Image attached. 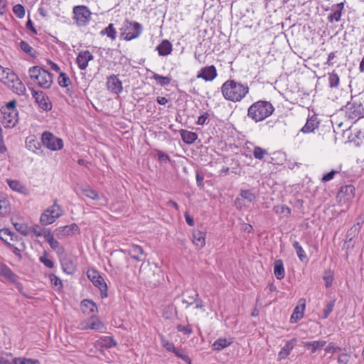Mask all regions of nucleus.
<instances>
[{"instance_id":"nucleus-1","label":"nucleus","mask_w":364,"mask_h":364,"mask_svg":"<svg viewBox=\"0 0 364 364\" xmlns=\"http://www.w3.org/2000/svg\"><path fill=\"white\" fill-rule=\"evenodd\" d=\"M247 84H243L235 80H228L221 86L223 97L233 102H240L249 92Z\"/></svg>"},{"instance_id":"nucleus-2","label":"nucleus","mask_w":364,"mask_h":364,"mask_svg":"<svg viewBox=\"0 0 364 364\" xmlns=\"http://www.w3.org/2000/svg\"><path fill=\"white\" fill-rule=\"evenodd\" d=\"M274 111L272 104L266 100H258L247 109V116L255 122H259L269 117Z\"/></svg>"},{"instance_id":"nucleus-3","label":"nucleus","mask_w":364,"mask_h":364,"mask_svg":"<svg viewBox=\"0 0 364 364\" xmlns=\"http://www.w3.org/2000/svg\"><path fill=\"white\" fill-rule=\"evenodd\" d=\"M28 73L31 80L43 89L49 88L53 83V75L41 67H31Z\"/></svg>"},{"instance_id":"nucleus-4","label":"nucleus","mask_w":364,"mask_h":364,"mask_svg":"<svg viewBox=\"0 0 364 364\" xmlns=\"http://www.w3.org/2000/svg\"><path fill=\"white\" fill-rule=\"evenodd\" d=\"M15 100L10 101L1 109L3 120L2 123L6 128H13L18 121V112L16 106Z\"/></svg>"},{"instance_id":"nucleus-5","label":"nucleus","mask_w":364,"mask_h":364,"mask_svg":"<svg viewBox=\"0 0 364 364\" xmlns=\"http://www.w3.org/2000/svg\"><path fill=\"white\" fill-rule=\"evenodd\" d=\"M122 30L121 36L125 41H129L138 38L141 35L143 28L139 23L127 19L124 23Z\"/></svg>"},{"instance_id":"nucleus-6","label":"nucleus","mask_w":364,"mask_h":364,"mask_svg":"<svg viewBox=\"0 0 364 364\" xmlns=\"http://www.w3.org/2000/svg\"><path fill=\"white\" fill-rule=\"evenodd\" d=\"M73 18L75 21L76 25L79 27L86 26L91 21L92 13L86 6H75L73 9Z\"/></svg>"},{"instance_id":"nucleus-7","label":"nucleus","mask_w":364,"mask_h":364,"mask_svg":"<svg viewBox=\"0 0 364 364\" xmlns=\"http://www.w3.org/2000/svg\"><path fill=\"white\" fill-rule=\"evenodd\" d=\"M0 275L7 282L14 284L20 294L24 296H27L26 293L23 291V287L22 284L19 282V277L16 274L10 267L4 263H0Z\"/></svg>"},{"instance_id":"nucleus-8","label":"nucleus","mask_w":364,"mask_h":364,"mask_svg":"<svg viewBox=\"0 0 364 364\" xmlns=\"http://www.w3.org/2000/svg\"><path fill=\"white\" fill-rule=\"evenodd\" d=\"M44 146L51 151H58L63 149V141L60 138L55 136L50 132H45L41 136Z\"/></svg>"},{"instance_id":"nucleus-9","label":"nucleus","mask_w":364,"mask_h":364,"mask_svg":"<svg viewBox=\"0 0 364 364\" xmlns=\"http://www.w3.org/2000/svg\"><path fill=\"white\" fill-rule=\"evenodd\" d=\"M87 277L92 282L93 285L97 287L101 293L102 297L107 296V286L104 278L100 274V272L95 269H89L87 272Z\"/></svg>"},{"instance_id":"nucleus-10","label":"nucleus","mask_w":364,"mask_h":364,"mask_svg":"<svg viewBox=\"0 0 364 364\" xmlns=\"http://www.w3.org/2000/svg\"><path fill=\"white\" fill-rule=\"evenodd\" d=\"M344 110L348 119L356 121L362 117L364 109L359 103L348 102Z\"/></svg>"},{"instance_id":"nucleus-11","label":"nucleus","mask_w":364,"mask_h":364,"mask_svg":"<svg viewBox=\"0 0 364 364\" xmlns=\"http://www.w3.org/2000/svg\"><path fill=\"white\" fill-rule=\"evenodd\" d=\"M32 96L35 99L38 107L44 111H49L52 109V103L48 97L42 91L32 90Z\"/></svg>"},{"instance_id":"nucleus-12","label":"nucleus","mask_w":364,"mask_h":364,"mask_svg":"<svg viewBox=\"0 0 364 364\" xmlns=\"http://www.w3.org/2000/svg\"><path fill=\"white\" fill-rule=\"evenodd\" d=\"M106 85L107 90L113 94L118 95L122 92V82L115 75L107 77Z\"/></svg>"},{"instance_id":"nucleus-13","label":"nucleus","mask_w":364,"mask_h":364,"mask_svg":"<svg viewBox=\"0 0 364 364\" xmlns=\"http://www.w3.org/2000/svg\"><path fill=\"white\" fill-rule=\"evenodd\" d=\"M218 75L217 70L214 65L202 68L197 75L198 78H202L205 81H212Z\"/></svg>"},{"instance_id":"nucleus-14","label":"nucleus","mask_w":364,"mask_h":364,"mask_svg":"<svg viewBox=\"0 0 364 364\" xmlns=\"http://www.w3.org/2000/svg\"><path fill=\"white\" fill-rule=\"evenodd\" d=\"M7 87L10 89L14 93L19 96H23L26 94V86L18 75L14 79L13 81L10 82L9 86Z\"/></svg>"},{"instance_id":"nucleus-15","label":"nucleus","mask_w":364,"mask_h":364,"mask_svg":"<svg viewBox=\"0 0 364 364\" xmlns=\"http://www.w3.org/2000/svg\"><path fill=\"white\" fill-rule=\"evenodd\" d=\"M93 55L89 50L81 51L78 53L76 63L80 70H85L89 61L93 60Z\"/></svg>"},{"instance_id":"nucleus-16","label":"nucleus","mask_w":364,"mask_h":364,"mask_svg":"<svg viewBox=\"0 0 364 364\" xmlns=\"http://www.w3.org/2000/svg\"><path fill=\"white\" fill-rule=\"evenodd\" d=\"M81 330L92 329L95 331L103 332L106 327L97 317L91 316L88 320V327H80Z\"/></svg>"},{"instance_id":"nucleus-17","label":"nucleus","mask_w":364,"mask_h":364,"mask_svg":"<svg viewBox=\"0 0 364 364\" xmlns=\"http://www.w3.org/2000/svg\"><path fill=\"white\" fill-rule=\"evenodd\" d=\"M319 122L316 114H313L309 117L305 125L301 129V132L303 133H311L313 132L316 128H318Z\"/></svg>"},{"instance_id":"nucleus-18","label":"nucleus","mask_w":364,"mask_h":364,"mask_svg":"<svg viewBox=\"0 0 364 364\" xmlns=\"http://www.w3.org/2000/svg\"><path fill=\"white\" fill-rule=\"evenodd\" d=\"M46 241L48 242L51 249H53L58 255H63L65 252L64 247L56 240L52 232H48L46 235Z\"/></svg>"},{"instance_id":"nucleus-19","label":"nucleus","mask_w":364,"mask_h":364,"mask_svg":"<svg viewBox=\"0 0 364 364\" xmlns=\"http://www.w3.org/2000/svg\"><path fill=\"white\" fill-rule=\"evenodd\" d=\"M296 341V338H292L288 341L286 342L284 346L282 348L281 350L279 352L278 354V359L282 360L286 358L291 353L292 349L294 347V344Z\"/></svg>"},{"instance_id":"nucleus-20","label":"nucleus","mask_w":364,"mask_h":364,"mask_svg":"<svg viewBox=\"0 0 364 364\" xmlns=\"http://www.w3.org/2000/svg\"><path fill=\"white\" fill-rule=\"evenodd\" d=\"M17 75L11 69L4 68L0 74V81L4 83L6 87L9 86V84Z\"/></svg>"},{"instance_id":"nucleus-21","label":"nucleus","mask_w":364,"mask_h":364,"mask_svg":"<svg viewBox=\"0 0 364 364\" xmlns=\"http://www.w3.org/2000/svg\"><path fill=\"white\" fill-rule=\"evenodd\" d=\"M156 49L159 55L166 56L171 53L172 44L168 40H163Z\"/></svg>"},{"instance_id":"nucleus-22","label":"nucleus","mask_w":364,"mask_h":364,"mask_svg":"<svg viewBox=\"0 0 364 364\" xmlns=\"http://www.w3.org/2000/svg\"><path fill=\"white\" fill-rule=\"evenodd\" d=\"M81 309L82 312L87 314H90L97 311L96 304L89 299H84L82 301Z\"/></svg>"},{"instance_id":"nucleus-23","label":"nucleus","mask_w":364,"mask_h":364,"mask_svg":"<svg viewBox=\"0 0 364 364\" xmlns=\"http://www.w3.org/2000/svg\"><path fill=\"white\" fill-rule=\"evenodd\" d=\"M127 252L132 259L136 261L142 260L141 257L144 255V250L141 246L132 245Z\"/></svg>"},{"instance_id":"nucleus-24","label":"nucleus","mask_w":364,"mask_h":364,"mask_svg":"<svg viewBox=\"0 0 364 364\" xmlns=\"http://www.w3.org/2000/svg\"><path fill=\"white\" fill-rule=\"evenodd\" d=\"M46 212L50 213L57 220L63 214V209L61 205L58 204L57 200H55L53 204L46 209Z\"/></svg>"},{"instance_id":"nucleus-25","label":"nucleus","mask_w":364,"mask_h":364,"mask_svg":"<svg viewBox=\"0 0 364 364\" xmlns=\"http://www.w3.org/2000/svg\"><path fill=\"white\" fill-rule=\"evenodd\" d=\"M180 135L182 140L188 144L193 143L198 138L196 133L185 129H181L180 131Z\"/></svg>"},{"instance_id":"nucleus-26","label":"nucleus","mask_w":364,"mask_h":364,"mask_svg":"<svg viewBox=\"0 0 364 364\" xmlns=\"http://www.w3.org/2000/svg\"><path fill=\"white\" fill-rule=\"evenodd\" d=\"M6 183L13 191L23 194L27 193V188L18 181L7 179Z\"/></svg>"},{"instance_id":"nucleus-27","label":"nucleus","mask_w":364,"mask_h":364,"mask_svg":"<svg viewBox=\"0 0 364 364\" xmlns=\"http://www.w3.org/2000/svg\"><path fill=\"white\" fill-rule=\"evenodd\" d=\"M326 344V341L323 340L307 341L304 343V346L311 350V353H314L316 350L321 349Z\"/></svg>"},{"instance_id":"nucleus-28","label":"nucleus","mask_w":364,"mask_h":364,"mask_svg":"<svg viewBox=\"0 0 364 364\" xmlns=\"http://www.w3.org/2000/svg\"><path fill=\"white\" fill-rule=\"evenodd\" d=\"M274 273L277 279H282L284 277L285 272L282 260L277 259L274 262Z\"/></svg>"},{"instance_id":"nucleus-29","label":"nucleus","mask_w":364,"mask_h":364,"mask_svg":"<svg viewBox=\"0 0 364 364\" xmlns=\"http://www.w3.org/2000/svg\"><path fill=\"white\" fill-rule=\"evenodd\" d=\"M232 340H228L223 338H219L213 344V348L215 350L220 351L223 348L230 346L232 343Z\"/></svg>"},{"instance_id":"nucleus-30","label":"nucleus","mask_w":364,"mask_h":364,"mask_svg":"<svg viewBox=\"0 0 364 364\" xmlns=\"http://www.w3.org/2000/svg\"><path fill=\"white\" fill-rule=\"evenodd\" d=\"M240 196L242 199L247 200L248 203H252L257 198L256 194L254 193L253 190L251 189H241Z\"/></svg>"},{"instance_id":"nucleus-31","label":"nucleus","mask_w":364,"mask_h":364,"mask_svg":"<svg viewBox=\"0 0 364 364\" xmlns=\"http://www.w3.org/2000/svg\"><path fill=\"white\" fill-rule=\"evenodd\" d=\"M117 31L115 28L114 27L113 23H109L108 26L105 28L100 31L101 36H107L108 38H109L111 40L114 41L117 38Z\"/></svg>"},{"instance_id":"nucleus-32","label":"nucleus","mask_w":364,"mask_h":364,"mask_svg":"<svg viewBox=\"0 0 364 364\" xmlns=\"http://www.w3.org/2000/svg\"><path fill=\"white\" fill-rule=\"evenodd\" d=\"M60 262L62 268L65 272L67 274H72L74 272L75 267L71 259L65 257L61 259Z\"/></svg>"},{"instance_id":"nucleus-33","label":"nucleus","mask_w":364,"mask_h":364,"mask_svg":"<svg viewBox=\"0 0 364 364\" xmlns=\"http://www.w3.org/2000/svg\"><path fill=\"white\" fill-rule=\"evenodd\" d=\"M193 242L197 247H203L205 244V233L199 231L193 232Z\"/></svg>"},{"instance_id":"nucleus-34","label":"nucleus","mask_w":364,"mask_h":364,"mask_svg":"<svg viewBox=\"0 0 364 364\" xmlns=\"http://www.w3.org/2000/svg\"><path fill=\"white\" fill-rule=\"evenodd\" d=\"M351 359V353H348L346 348H343L338 355V364H348Z\"/></svg>"},{"instance_id":"nucleus-35","label":"nucleus","mask_w":364,"mask_h":364,"mask_svg":"<svg viewBox=\"0 0 364 364\" xmlns=\"http://www.w3.org/2000/svg\"><path fill=\"white\" fill-rule=\"evenodd\" d=\"M31 232H33L36 237H43L46 238V235L48 232H50V229L41 228L39 225H34L31 227Z\"/></svg>"},{"instance_id":"nucleus-36","label":"nucleus","mask_w":364,"mask_h":364,"mask_svg":"<svg viewBox=\"0 0 364 364\" xmlns=\"http://www.w3.org/2000/svg\"><path fill=\"white\" fill-rule=\"evenodd\" d=\"M276 214L281 217H289L291 213V209L286 205H276L273 208Z\"/></svg>"},{"instance_id":"nucleus-37","label":"nucleus","mask_w":364,"mask_h":364,"mask_svg":"<svg viewBox=\"0 0 364 364\" xmlns=\"http://www.w3.org/2000/svg\"><path fill=\"white\" fill-rule=\"evenodd\" d=\"M152 79L155 80L157 85L164 87L171 83V78L168 76H162L159 74L153 73Z\"/></svg>"},{"instance_id":"nucleus-38","label":"nucleus","mask_w":364,"mask_h":364,"mask_svg":"<svg viewBox=\"0 0 364 364\" xmlns=\"http://www.w3.org/2000/svg\"><path fill=\"white\" fill-rule=\"evenodd\" d=\"M59 231L63 232L64 235H68L70 234L78 233L80 228L77 224L72 223L71 225L59 228Z\"/></svg>"},{"instance_id":"nucleus-39","label":"nucleus","mask_w":364,"mask_h":364,"mask_svg":"<svg viewBox=\"0 0 364 364\" xmlns=\"http://www.w3.org/2000/svg\"><path fill=\"white\" fill-rule=\"evenodd\" d=\"M56 219L53 215L46 212V210L40 216V223L43 225H48L53 223Z\"/></svg>"},{"instance_id":"nucleus-40","label":"nucleus","mask_w":364,"mask_h":364,"mask_svg":"<svg viewBox=\"0 0 364 364\" xmlns=\"http://www.w3.org/2000/svg\"><path fill=\"white\" fill-rule=\"evenodd\" d=\"M305 309V304H303L301 306V309L300 310L299 306H296L294 309V312L291 316V323H296L299 320L303 318L304 316V311Z\"/></svg>"},{"instance_id":"nucleus-41","label":"nucleus","mask_w":364,"mask_h":364,"mask_svg":"<svg viewBox=\"0 0 364 364\" xmlns=\"http://www.w3.org/2000/svg\"><path fill=\"white\" fill-rule=\"evenodd\" d=\"M323 279L325 283V287L326 288H330L332 286L333 282L334 280V274L333 272L331 269L325 270Z\"/></svg>"},{"instance_id":"nucleus-42","label":"nucleus","mask_w":364,"mask_h":364,"mask_svg":"<svg viewBox=\"0 0 364 364\" xmlns=\"http://www.w3.org/2000/svg\"><path fill=\"white\" fill-rule=\"evenodd\" d=\"M337 7L338 9L335 10L332 14H329L328 16V19L330 22H333V21H339L341 19V10L343 9V4L341 3V4H337Z\"/></svg>"},{"instance_id":"nucleus-43","label":"nucleus","mask_w":364,"mask_h":364,"mask_svg":"<svg viewBox=\"0 0 364 364\" xmlns=\"http://www.w3.org/2000/svg\"><path fill=\"white\" fill-rule=\"evenodd\" d=\"M293 247H294V249L296 252V255H297L298 257L299 258V259L301 262L308 260L307 256L299 242L294 241L293 242Z\"/></svg>"},{"instance_id":"nucleus-44","label":"nucleus","mask_w":364,"mask_h":364,"mask_svg":"<svg viewBox=\"0 0 364 364\" xmlns=\"http://www.w3.org/2000/svg\"><path fill=\"white\" fill-rule=\"evenodd\" d=\"M15 229L24 236H28L31 233V229L26 224L24 223H14Z\"/></svg>"},{"instance_id":"nucleus-45","label":"nucleus","mask_w":364,"mask_h":364,"mask_svg":"<svg viewBox=\"0 0 364 364\" xmlns=\"http://www.w3.org/2000/svg\"><path fill=\"white\" fill-rule=\"evenodd\" d=\"M354 191H355V188L353 186H352V185L345 186L341 187L340 192H339V196L341 194H346V200H349L353 197Z\"/></svg>"},{"instance_id":"nucleus-46","label":"nucleus","mask_w":364,"mask_h":364,"mask_svg":"<svg viewBox=\"0 0 364 364\" xmlns=\"http://www.w3.org/2000/svg\"><path fill=\"white\" fill-rule=\"evenodd\" d=\"M340 79L334 71L328 75V84L331 88H337L339 85Z\"/></svg>"},{"instance_id":"nucleus-47","label":"nucleus","mask_w":364,"mask_h":364,"mask_svg":"<svg viewBox=\"0 0 364 364\" xmlns=\"http://www.w3.org/2000/svg\"><path fill=\"white\" fill-rule=\"evenodd\" d=\"M336 300H331L326 303L323 311V318H327L331 313L333 311L335 306Z\"/></svg>"},{"instance_id":"nucleus-48","label":"nucleus","mask_w":364,"mask_h":364,"mask_svg":"<svg viewBox=\"0 0 364 364\" xmlns=\"http://www.w3.org/2000/svg\"><path fill=\"white\" fill-rule=\"evenodd\" d=\"M13 364H41L40 361L37 359L26 358H16L13 360Z\"/></svg>"},{"instance_id":"nucleus-49","label":"nucleus","mask_w":364,"mask_h":364,"mask_svg":"<svg viewBox=\"0 0 364 364\" xmlns=\"http://www.w3.org/2000/svg\"><path fill=\"white\" fill-rule=\"evenodd\" d=\"M252 154L255 159L262 160L264 156L268 154V152L260 146H255Z\"/></svg>"},{"instance_id":"nucleus-50","label":"nucleus","mask_w":364,"mask_h":364,"mask_svg":"<svg viewBox=\"0 0 364 364\" xmlns=\"http://www.w3.org/2000/svg\"><path fill=\"white\" fill-rule=\"evenodd\" d=\"M82 192L86 197L91 198L92 200H99L100 196L96 191L90 188H85L82 189Z\"/></svg>"},{"instance_id":"nucleus-51","label":"nucleus","mask_w":364,"mask_h":364,"mask_svg":"<svg viewBox=\"0 0 364 364\" xmlns=\"http://www.w3.org/2000/svg\"><path fill=\"white\" fill-rule=\"evenodd\" d=\"M11 235V231L7 228H3L0 230V239L5 242L9 247H13V245L8 242V237Z\"/></svg>"},{"instance_id":"nucleus-52","label":"nucleus","mask_w":364,"mask_h":364,"mask_svg":"<svg viewBox=\"0 0 364 364\" xmlns=\"http://www.w3.org/2000/svg\"><path fill=\"white\" fill-rule=\"evenodd\" d=\"M172 353H173L176 355V356H177L178 358H179L181 360H183L186 362H188V363H189V364H191V360L189 356L188 355V354L184 351V350L181 349V348L178 349L175 347V350L172 351Z\"/></svg>"},{"instance_id":"nucleus-53","label":"nucleus","mask_w":364,"mask_h":364,"mask_svg":"<svg viewBox=\"0 0 364 364\" xmlns=\"http://www.w3.org/2000/svg\"><path fill=\"white\" fill-rule=\"evenodd\" d=\"M71 83L70 79L64 73H60L58 77V84L60 87H67Z\"/></svg>"},{"instance_id":"nucleus-54","label":"nucleus","mask_w":364,"mask_h":364,"mask_svg":"<svg viewBox=\"0 0 364 364\" xmlns=\"http://www.w3.org/2000/svg\"><path fill=\"white\" fill-rule=\"evenodd\" d=\"M102 346H104L107 348H110L112 347H114L117 344V342L115 341V340L112 337H110V336H105L102 338Z\"/></svg>"},{"instance_id":"nucleus-55","label":"nucleus","mask_w":364,"mask_h":364,"mask_svg":"<svg viewBox=\"0 0 364 364\" xmlns=\"http://www.w3.org/2000/svg\"><path fill=\"white\" fill-rule=\"evenodd\" d=\"M209 117H210V115L207 112L200 110V116L198 118L196 124L198 125H204L205 124H208V119Z\"/></svg>"},{"instance_id":"nucleus-56","label":"nucleus","mask_w":364,"mask_h":364,"mask_svg":"<svg viewBox=\"0 0 364 364\" xmlns=\"http://www.w3.org/2000/svg\"><path fill=\"white\" fill-rule=\"evenodd\" d=\"M49 277H50V281L51 285L53 287L56 288L57 289H60V288H62V287H63L62 282L59 277H58L54 274H50Z\"/></svg>"},{"instance_id":"nucleus-57","label":"nucleus","mask_w":364,"mask_h":364,"mask_svg":"<svg viewBox=\"0 0 364 364\" xmlns=\"http://www.w3.org/2000/svg\"><path fill=\"white\" fill-rule=\"evenodd\" d=\"M161 343L162 346L168 351L172 352L175 350L174 344L171 342H169L164 336H161Z\"/></svg>"},{"instance_id":"nucleus-58","label":"nucleus","mask_w":364,"mask_h":364,"mask_svg":"<svg viewBox=\"0 0 364 364\" xmlns=\"http://www.w3.org/2000/svg\"><path fill=\"white\" fill-rule=\"evenodd\" d=\"M14 14L19 18L25 16V9L21 4H16L13 8Z\"/></svg>"},{"instance_id":"nucleus-59","label":"nucleus","mask_w":364,"mask_h":364,"mask_svg":"<svg viewBox=\"0 0 364 364\" xmlns=\"http://www.w3.org/2000/svg\"><path fill=\"white\" fill-rule=\"evenodd\" d=\"M40 146V143L35 139H30L26 141V147L28 149L33 152H36L37 149H39Z\"/></svg>"},{"instance_id":"nucleus-60","label":"nucleus","mask_w":364,"mask_h":364,"mask_svg":"<svg viewBox=\"0 0 364 364\" xmlns=\"http://www.w3.org/2000/svg\"><path fill=\"white\" fill-rule=\"evenodd\" d=\"M342 348L336 346L334 343L331 342L328 344V346L325 348V351L326 353H335L336 352H339L342 350Z\"/></svg>"},{"instance_id":"nucleus-61","label":"nucleus","mask_w":364,"mask_h":364,"mask_svg":"<svg viewBox=\"0 0 364 364\" xmlns=\"http://www.w3.org/2000/svg\"><path fill=\"white\" fill-rule=\"evenodd\" d=\"M176 329L178 331L183 333L184 335L189 336L193 333V329L190 325L183 326L181 324H178L176 326Z\"/></svg>"},{"instance_id":"nucleus-62","label":"nucleus","mask_w":364,"mask_h":364,"mask_svg":"<svg viewBox=\"0 0 364 364\" xmlns=\"http://www.w3.org/2000/svg\"><path fill=\"white\" fill-rule=\"evenodd\" d=\"M20 48L23 52L28 54L29 55H31V56L33 55V53H32L33 48L31 46H30L29 44L28 43H26V41H21L20 42Z\"/></svg>"},{"instance_id":"nucleus-63","label":"nucleus","mask_w":364,"mask_h":364,"mask_svg":"<svg viewBox=\"0 0 364 364\" xmlns=\"http://www.w3.org/2000/svg\"><path fill=\"white\" fill-rule=\"evenodd\" d=\"M156 155L159 161H160L161 162L168 163L171 161V158L169 157V156L164 153L161 150H156Z\"/></svg>"},{"instance_id":"nucleus-64","label":"nucleus","mask_w":364,"mask_h":364,"mask_svg":"<svg viewBox=\"0 0 364 364\" xmlns=\"http://www.w3.org/2000/svg\"><path fill=\"white\" fill-rule=\"evenodd\" d=\"M39 260L48 268L51 269L54 267L53 262L51 259H48L46 254L43 256L40 257Z\"/></svg>"}]
</instances>
